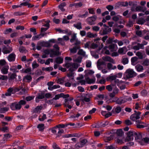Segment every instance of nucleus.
<instances>
[{
    "label": "nucleus",
    "mask_w": 149,
    "mask_h": 149,
    "mask_svg": "<svg viewBox=\"0 0 149 149\" xmlns=\"http://www.w3.org/2000/svg\"><path fill=\"white\" fill-rule=\"evenodd\" d=\"M24 80L26 82H29L32 80V77L30 75H27L24 77Z\"/></svg>",
    "instance_id": "35"
},
{
    "label": "nucleus",
    "mask_w": 149,
    "mask_h": 149,
    "mask_svg": "<svg viewBox=\"0 0 149 149\" xmlns=\"http://www.w3.org/2000/svg\"><path fill=\"white\" fill-rule=\"evenodd\" d=\"M91 66V62L89 60L87 61L86 62V66L88 68H90Z\"/></svg>",
    "instance_id": "64"
},
{
    "label": "nucleus",
    "mask_w": 149,
    "mask_h": 149,
    "mask_svg": "<svg viewBox=\"0 0 149 149\" xmlns=\"http://www.w3.org/2000/svg\"><path fill=\"white\" fill-rule=\"evenodd\" d=\"M136 75V73L133 69H129L126 70L124 75L126 79H129L133 77Z\"/></svg>",
    "instance_id": "5"
},
{
    "label": "nucleus",
    "mask_w": 149,
    "mask_h": 149,
    "mask_svg": "<svg viewBox=\"0 0 149 149\" xmlns=\"http://www.w3.org/2000/svg\"><path fill=\"white\" fill-rule=\"evenodd\" d=\"M129 5L130 6L131 10L132 11H140L141 10L140 6H137V3L136 2L130 1L129 2Z\"/></svg>",
    "instance_id": "4"
},
{
    "label": "nucleus",
    "mask_w": 149,
    "mask_h": 149,
    "mask_svg": "<svg viewBox=\"0 0 149 149\" xmlns=\"http://www.w3.org/2000/svg\"><path fill=\"white\" fill-rule=\"evenodd\" d=\"M42 108V107L41 106H37L34 109V111L35 113L40 112Z\"/></svg>",
    "instance_id": "42"
},
{
    "label": "nucleus",
    "mask_w": 149,
    "mask_h": 149,
    "mask_svg": "<svg viewBox=\"0 0 149 149\" xmlns=\"http://www.w3.org/2000/svg\"><path fill=\"white\" fill-rule=\"evenodd\" d=\"M0 130L4 132H8V128L6 127H0Z\"/></svg>",
    "instance_id": "53"
},
{
    "label": "nucleus",
    "mask_w": 149,
    "mask_h": 149,
    "mask_svg": "<svg viewBox=\"0 0 149 149\" xmlns=\"http://www.w3.org/2000/svg\"><path fill=\"white\" fill-rule=\"evenodd\" d=\"M13 91V89L12 88H9L8 90V92L5 93V95L6 96H10Z\"/></svg>",
    "instance_id": "46"
},
{
    "label": "nucleus",
    "mask_w": 149,
    "mask_h": 149,
    "mask_svg": "<svg viewBox=\"0 0 149 149\" xmlns=\"http://www.w3.org/2000/svg\"><path fill=\"white\" fill-rule=\"evenodd\" d=\"M136 55L140 59H142L143 58V53L139 51H138L136 52Z\"/></svg>",
    "instance_id": "37"
},
{
    "label": "nucleus",
    "mask_w": 149,
    "mask_h": 149,
    "mask_svg": "<svg viewBox=\"0 0 149 149\" xmlns=\"http://www.w3.org/2000/svg\"><path fill=\"white\" fill-rule=\"evenodd\" d=\"M141 113L140 112H136L130 116V119L132 121L136 122V121L138 120V119L140 118Z\"/></svg>",
    "instance_id": "9"
},
{
    "label": "nucleus",
    "mask_w": 149,
    "mask_h": 149,
    "mask_svg": "<svg viewBox=\"0 0 149 149\" xmlns=\"http://www.w3.org/2000/svg\"><path fill=\"white\" fill-rule=\"evenodd\" d=\"M53 69L52 67H48L47 68H42V70L43 71H52Z\"/></svg>",
    "instance_id": "49"
},
{
    "label": "nucleus",
    "mask_w": 149,
    "mask_h": 149,
    "mask_svg": "<svg viewBox=\"0 0 149 149\" xmlns=\"http://www.w3.org/2000/svg\"><path fill=\"white\" fill-rule=\"evenodd\" d=\"M82 60L81 58L80 57H78L77 59L74 58L73 61L74 62H77L78 63H80L81 62Z\"/></svg>",
    "instance_id": "60"
},
{
    "label": "nucleus",
    "mask_w": 149,
    "mask_h": 149,
    "mask_svg": "<svg viewBox=\"0 0 149 149\" xmlns=\"http://www.w3.org/2000/svg\"><path fill=\"white\" fill-rule=\"evenodd\" d=\"M116 45L115 44H111L109 46V48L110 50V52H113L116 50Z\"/></svg>",
    "instance_id": "26"
},
{
    "label": "nucleus",
    "mask_w": 149,
    "mask_h": 149,
    "mask_svg": "<svg viewBox=\"0 0 149 149\" xmlns=\"http://www.w3.org/2000/svg\"><path fill=\"white\" fill-rule=\"evenodd\" d=\"M15 55L14 53H11L7 57L8 60L10 62L15 61Z\"/></svg>",
    "instance_id": "22"
},
{
    "label": "nucleus",
    "mask_w": 149,
    "mask_h": 149,
    "mask_svg": "<svg viewBox=\"0 0 149 149\" xmlns=\"http://www.w3.org/2000/svg\"><path fill=\"white\" fill-rule=\"evenodd\" d=\"M114 133H116L118 136H121L123 135V131L121 129H119L117 130H114Z\"/></svg>",
    "instance_id": "33"
},
{
    "label": "nucleus",
    "mask_w": 149,
    "mask_h": 149,
    "mask_svg": "<svg viewBox=\"0 0 149 149\" xmlns=\"http://www.w3.org/2000/svg\"><path fill=\"white\" fill-rule=\"evenodd\" d=\"M44 98V93H41L38 94V96L36 98V101L37 102H39V99H42Z\"/></svg>",
    "instance_id": "20"
},
{
    "label": "nucleus",
    "mask_w": 149,
    "mask_h": 149,
    "mask_svg": "<svg viewBox=\"0 0 149 149\" xmlns=\"http://www.w3.org/2000/svg\"><path fill=\"white\" fill-rule=\"evenodd\" d=\"M135 69L138 72H142L143 70V67L139 64H138L135 66Z\"/></svg>",
    "instance_id": "25"
},
{
    "label": "nucleus",
    "mask_w": 149,
    "mask_h": 149,
    "mask_svg": "<svg viewBox=\"0 0 149 149\" xmlns=\"http://www.w3.org/2000/svg\"><path fill=\"white\" fill-rule=\"evenodd\" d=\"M115 84L117 85L119 87L122 84H124L125 82L122 80L119 81L118 79H117L115 80Z\"/></svg>",
    "instance_id": "32"
},
{
    "label": "nucleus",
    "mask_w": 149,
    "mask_h": 149,
    "mask_svg": "<svg viewBox=\"0 0 149 149\" xmlns=\"http://www.w3.org/2000/svg\"><path fill=\"white\" fill-rule=\"evenodd\" d=\"M87 142V141L85 139L81 140L80 142L75 145V147L77 148L83 147Z\"/></svg>",
    "instance_id": "12"
},
{
    "label": "nucleus",
    "mask_w": 149,
    "mask_h": 149,
    "mask_svg": "<svg viewBox=\"0 0 149 149\" xmlns=\"http://www.w3.org/2000/svg\"><path fill=\"white\" fill-rule=\"evenodd\" d=\"M85 73L87 74H92L94 73V71L91 70H86L85 71Z\"/></svg>",
    "instance_id": "56"
},
{
    "label": "nucleus",
    "mask_w": 149,
    "mask_h": 149,
    "mask_svg": "<svg viewBox=\"0 0 149 149\" xmlns=\"http://www.w3.org/2000/svg\"><path fill=\"white\" fill-rule=\"evenodd\" d=\"M137 127L139 128H143L148 126L147 124L141 120H137L136 122Z\"/></svg>",
    "instance_id": "10"
},
{
    "label": "nucleus",
    "mask_w": 149,
    "mask_h": 149,
    "mask_svg": "<svg viewBox=\"0 0 149 149\" xmlns=\"http://www.w3.org/2000/svg\"><path fill=\"white\" fill-rule=\"evenodd\" d=\"M9 80H13L16 78V75L15 74H9Z\"/></svg>",
    "instance_id": "57"
},
{
    "label": "nucleus",
    "mask_w": 149,
    "mask_h": 149,
    "mask_svg": "<svg viewBox=\"0 0 149 149\" xmlns=\"http://www.w3.org/2000/svg\"><path fill=\"white\" fill-rule=\"evenodd\" d=\"M58 40L59 42H58V43H59L62 45H64V40L63 38H58Z\"/></svg>",
    "instance_id": "54"
},
{
    "label": "nucleus",
    "mask_w": 149,
    "mask_h": 149,
    "mask_svg": "<svg viewBox=\"0 0 149 149\" xmlns=\"http://www.w3.org/2000/svg\"><path fill=\"white\" fill-rule=\"evenodd\" d=\"M112 92L109 94V95L111 97H114L115 96L118 94V89L116 87L115 85L114 86L112 89Z\"/></svg>",
    "instance_id": "15"
},
{
    "label": "nucleus",
    "mask_w": 149,
    "mask_h": 149,
    "mask_svg": "<svg viewBox=\"0 0 149 149\" xmlns=\"http://www.w3.org/2000/svg\"><path fill=\"white\" fill-rule=\"evenodd\" d=\"M61 33L66 34L68 35H70L71 34V32L70 30H69L68 29H66L64 30H62Z\"/></svg>",
    "instance_id": "44"
},
{
    "label": "nucleus",
    "mask_w": 149,
    "mask_h": 149,
    "mask_svg": "<svg viewBox=\"0 0 149 149\" xmlns=\"http://www.w3.org/2000/svg\"><path fill=\"white\" fill-rule=\"evenodd\" d=\"M107 67L109 70H112L116 69L117 68L116 66L113 65L110 63H108L107 64Z\"/></svg>",
    "instance_id": "27"
},
{
    "label": "nucleus",
    "mask_w": 149,
    "mask_h": 149,
    "mask_svg": "<svg viewBox=\"0 0 149 149\" xmlns=\"http://www.w3.org/2000/svg\"><path fill=\"white\" fill-rule=\"evenodd\" d=\"M116 78V76L115 75H112V74H111L106 78V80L107 81H110L111 82L114 81V83H115V80L117 79Z\"/></svg>",
    "instance_id": "16"
},
{
    "label": "nucleus",
    "mask_w": 149,
    "mask_h": 149,
    "mask_svg": "<svg viewBox=\"0 0 149 149\" xmlns=\"http://www.w3.org/2000/svg\"><path fill=\"white\" fill-rule=\"evenodd\" d=\"M78 54L86 57H87V56L86 55L85 52L81 49H80L79 50L78 52Z\"/></svg>",
    "instance_id": "47"
},
{
    "label": "nucleus",
    "mask_w": 149,
    "mask_h": 149,
    "mask_svg": "<svg viewBox=\"0 0 149 149\" xmlns=\"http://www.w3.org/2000/svg\"><path fill=\"white\" fill-rule=\"evenodd\" d=\"M142 65L144 66H148L149 65V60L147 58L145 59L143 61Z\"/></svg>",
    "instance_id": "36"
},
{
    "label": "nucleus",
    "mask_w": 149,
    "mask_h": 149,
    "mask_svg": "<svg viewBox=\"0 0 149 149\" xmlns=\"http://www.w3.org/2000/svg\"><path fill=\"white\" fill-rule=\"evenodd\" d=\"M95 81V78L92 79H90L89 78H85V80H81L79 82V84L80 83L81 85H85L86 81L88 84L94 83Z\"/></svg>",
    "instance_id": "7"
},
{
    "label": "nucleus",
    "mask_w": 149,
    "mask_h": 149,
    "mask_svg": "<svg viewBox=\"0 0 149 149\" xmlns=\"http://www.w3.org/2000/svg\"><path fill=\"white\" fill-rule=\"evenodd\" d=\"M111 31V28H102L100 32V34L101 35H104L108 34Z\"/></svg>",
    "instance_id": "13"
},
{
    "label": "nucleus",
    "mask_w": 149,
    "mask_h": 149,
    "mask_svg": "<svg viewBox=\"0 0 149 149\" xmlns=\"http://www.w3.org/2000/svg\"><path fill=\"white\" fill-rule=\"evenodd\" d=\"M107 47L105 46L103 48L102 50V53H105L107 54H110V53L109 51L107 49Z\"/></svg>",
    "instance_id": "40"
},
{
    "label": "nucleus",
    "mask_w": 149,
    "mask_h": 149,
    "mask_svg": "<svg viewBox=\"0 0 149 149\" xmlns=\"http://www.w3.org/2000/svg\"><path fill=\"white\" fill-rule=\"evenodd\" d=\"M103 62L100 60L98 61L97 66L98 70H100L102 69V68L101 67V65L103 64Z\"/></svg>",
    "instance_id": "41"
},
{
    "label": "nucleus",
    "mask_w": 149,
    "mask_h": 149,
    "mask_svg": "<svg viewBox=\"0 0 149 149\" xmlns=\"http://www.w3.org/2000/svg\"><path fill=\"white\" fill-rule=\"evenodd\" d=\"M127 49L126 47H125L120 48L118 50V52L121 54H125L127 52Z\"/></svg>",
    "instance_id": "24"
},
{
    "label": "nucleus",
    "mask_w": 149,
    "mask_h": 149,
    "mask_svg": "<svg viewBox=\"0 0 149 149\" xmlns=\"http://www.w3.org/2000/svg\"><path fill=\"white\" fill-rule=\"evenodd\" d=\"M138 58L134 56L132 57L131 59V63L132 65H134L138 63Z\"/></svg>",
    "instance_id": "23"
},
{
    "label": "nucleus",
    "mask_w": 149,
    "mask_h": 149,
    "mask_svg": "<svg viewBox=\"0 0 149 149\" xmlns=\"http://www.w3.org/2000/svg\"><path fill=\"white\" fill-rule=\"evenodd\" d=\"M67 77L71 81H73L74 80V77L73 74L72 72H70L68 74Z\"/></svg>",
    "instance_id": "38"
},
{
    "label": "nucleus",
    "mask_w": 149,
    "mask_h": 149,
    "mask_svg": "<svg viewBox=\"0 0 149 149\" xmlns=\"http://www.w3.org/2000/svg\"><path fill=\"white\" fill-rule=\"evenodd\" d=\"M120 16L119 15H116L113 17L112 18V19L115 21H117L120 18Z\"/></svg>",
    "instance_id": "59"
},
{
    "label": "nucleus",
    "mask_w": 149,
    "mask_h": 149,
    "mask_svg": "<svg viewBox=\"0 0 149 149\" xmlns=\"http://www.w3.org/2000/svg\"><path fill=\"white\" fill-rule=\"evenodd\" d=\"M97 18V17L94 15L86 19V21L88 24L91 25H92L95 24V22Z\"/></svg>",
    "instance_id": "8"
},
{
    "label": "nucleus",
    "mask_w": 149,
    "mask_h": 149,
    "mask_svg": "<svg viewBox=\"0 0 149 149\" xmlns=\"http://www.w3.org/2000/svg\"><path fill=\"white\" fill-rule=\"evenodd\" d=\"M102 58L105 61L109 62L113 64L115 63L114 60L109 56H103Z\"/></svg>",
    "instance_id": "17"
},
{
    "label": "nucleus",
    "mask_w": 149,
    "mask_h": 149,
    "mask_svg": "<svg viewBox=\"0 0 149 149\" xmlns=\"http://www.w3.org/2000/svg\"><path fill=\"white\" fill-rule=\"evenodd\" d=\"M42 38L41 35H38L34 36H33L32 38L33 40H38Z\"/></svg>",
    "instance_id": "52"
},
{
    "label": "nucleus",
    "mask_w": 149,
    "mask_h": 149,
    "mask_svg": "<svg viewBox=\"0 0 149 149\" xmlns=\"http://www.w3.org/2000/svg\"><path fill=\"white\" fill-rule=\"evenodd\" d=\"M77 39L76 35L74 34L72 36V38L70 40V42H73L74 41H76Z\"/></svg>",
    "instance_id": "58"
},
{
    "label": "nucleus",
    "mask_w": 149,
    "mask_h": 149,
    "mask_svg": "<svg viewBox=\"0 0 149 149\" xmlns=\"http://www.w3.org/2000/svg\"><path fill=\"white\" fill-rule=\"evenodd\" d=\"M63 58L60 57L57 58L56 59V62L58 64H61L63 62Z\"/></svg>",
    "instance_id": "43"
},
{
    "label": "nucleus",
    "mask_w": 149,
    "mask_h": 149,
    "mask_svg": "<svg viewBox=\"0 0 149 149\" xmlns=\"http://www.w3.org/2000/svg\"><path fill=\"white\" fill-rule=\"evenodd\" d=\"M44 54L42 56L43 58H45L47 57V56L50 55L51 57H52L55 55H58L59 53L58 51H54V49H47L44 50L43 51Z\"/></svg>",
    "instance_id": "1"
},
{
    "label": "nucleus",
    "mask_w": 149,
    "mask_h": 149,
    "mask_svg": "<svg viewBox=\"0 0 149 149\" xmlns=\"http://www.w3.org/2000/svg\"><path fill=\"white\" fill-rule=\"evenodd\" d=\"M6 102H4L0 104V112L1 113H3L8 111V108L6 107H3V105H5Z\"/></svg>",
    "instance_id": "14"
},
{
    "label": "nucleus",
    "mask_w": 149,
    "mask_h": 149,
    "mask_svg": "<svg viewBox=\"0 0 149 149\" xmlns=\"http://www.w3.org/2000/svg\"><path fill=\"white\" fill-rule=\"evenodd\" d=\"M114 86L113 84L107 85L106 86V89L109 91H112Z\"/></svg>",
    "instance_id": "39"
},
{
    "label": "nucleus",
    "mask_w": 149,
    "mask_h": 149,
    "mask_svg": "<svg viewBox=\"0 0 149 149\" xmlns=\"http://www.w3.org/2000/svg\"><path fill=\"white\" fill-rule=\"evenodd\" d=\"M63 95L64 94L63 93H61L59 94L56 95L55 97L53 98V99L55 100H58L59 99V98L63 97Z\"/></svg>",
    "instance_id": "50"
},
{
    "label": "nucleus",
    "mask_w": 149,
    "mask_h": 149,
    "mask_svg": "<svg viewBox=\"0 0 149 149\" xmlns=\"http://www.w3.org/2000/svg\"><path fill=\"white\" fill-rule=\"evenodd\" d=\"M12 50V48L10 46H4L2 48V52L4 54H7L10 53Z\"/></svg>",
    "instance_id": "11"
},
{
    "label": "nucleus",
    "mask_w": 149,
    "mask_h": 149,
    "mask_svg": "<svg viewBox=\"0 0 149 149\" xmlns=\"http://www.w3.org/2000/svg\"><path fill=\"white\" fill-rule=\"evenodd\" d=\"M126 140H125L124 138H118L117 140V143L119 144H122L123 143H125L126 141Z\"/></svg>",
    "instance_id": "34"
},
{
    "label": "nucleus",
    "mask_w": 149,
    "mask_h": 149,
    "mask_svg": "<svg viewBox=\"0 0 149 149\" xmlns=\"http://www.w3.org/2000/svg\"><path fill=\"white\" fill-rule=\"evenodd\" d=\"M73 26L78 29L80 30L82 29L81 24L80 22L74 24Z\"/></svg>",
    "instance_id": "31"
},
{
    "label": "nucleus",
    "mask_w": 149,
    "mask_h": 149,
    "mask_svg": "<svg viewBox=\"0 0 149 149\" xmlns=\"http://www.w3.org/2000/svg\"><path fill=\"white\" fill-rule=\"evenodd\" d=\"M144 46L143 44L138 43L137 45L134 46L133 47V49L135 50H138L140 49H143Z\"/></svg>",
    "instance_id": "19"
},
{
    "label": "nucleus",
    "mask_w": 149,
    "mask_h": 149,
    "mask_svg": "<svg viewBox=\"0 0 149 149\" xmlns=\"http://www.w3.org/2000/svg\"><path fill=\"white\" fill-rule=\"evenodd\" d=\"M136 132L133 130H130L127 133V136L125 140L127 141H132L134 137V134H136Z\"/></svg>",
    "instance_id": "6"
},
{
    "label": "nucleus",
    "mask_w": 149,
    "mask_h": 149,
    "mask_svg": "<svg viewBox=\"0 0 149 149\" xmlns=\"http://www.w3.org/2000/svg\"><path fill=\"white\" fill-rule=\"evenodd\" d=\"M121 107L119 106H117L115 109L113 108L112 112H115L116 113H118L121 111Z\"/></svg>",
    "instance_id": "30"
},
{
    "label": "nucleus",
    "mask_w": 149,
    "mask_h": 149,
    "mask_svg": "<svg viewBox=\"0 0 149 149\" xmlns=\"http://www.w3.org/2000/svg\"><path fill=\"white\" fill-rule=\"evenodd\" d=\"M26 103V101L24 100H21L19 102H15L11 104V108L13 110H19L21 107V105L25 104Z\"/></svg>",
    "instance_id": "3"
},
{
    "label": "nucleus",
    "mask_w": 149,
    "mask_h": 149,
    "mask_svg": "<svg viewBox=\"0 0 149 149\" xmlns=\"http://www.w3.org/2000/svg\"><path fill=\"white\" fill-rule=\"evenodd\" d=\"M97 82L98 83L103 84H104L106 82V80L104 79H102L101 80L97 79Z\"/></svg>",
    "instance_id": "61"
},
{
    "label": "nucleus",
    "mask_w": 149,
    "mask_h": 149,
    "mask_svg": "<svg viewBox=\"0 0 149 149\" xmlns=\"http://www.w3.org/2000/svg\"><path fill=\"white\" fill-rule=\"evenodd\" d=\"M97 36V35L96 33L93 34L90 32H88L86 35V36L90 38H95Z\"/></svg>",
    "instance_id": "28"
},
{
    "label": "nucleus",
    "mask_w": 149,
    "mask_h": 149,
    "mask_svg": "<svg viewBox=\"0 0 149 149\" xmlns=\"http://www.w3.org/2000/svg\"><path fill=\"white\" fill-rule=\"evenodd\" d=\"M64 78H59L57 79L56 81V83L60 84H62L64 83Z\"/></svg>",
    "instance_id": "48"
},
{
    "label": "nucleus",
    "mask_w": 149,
    "mask_h": 149,
    "mask_svg": "<svg viewBox=\"0 0 149 149\" xmlns=\"http://www.w3.org/2000/svg\"><path fill=\"white\" fill-rule=\"evenodd\" d=\"M8 65L5 60L4 59L0 60V68L5 67V66Z\"/></svg>",
    "instance_id": "29"
},
{
    "label": "nucleus",
    "mask_w": 149,
    "mask_h": 149,
    "mask_svg": "<svg viewBox=\"0 0 149 149\" xmlns=\"http://www.w3.org/2000/svg\"><path fill=\"white\" fill-rule=\"evenodd\" d=\"M141 95L143 96H146L147 94V92L146 90H142L141 93Z\"/></svg>",
    "instance_id": "62"
},
{
    "label": "nucleus",
    "mask_w": 149,
    "mask_h": 149,
    "mask_svg": "<svg viewBox=\"0 0 149 149\" xmlns=\"http://www.w3.org/2000/svg\"><path fill=\"white\" fill-rule=\"evenodd\" d=\"M80 65L77 63H72L68 61H66L63 65L67 68H69L71 71H73L76 69Z\"/></svg>",
    "instance_id": "2"
},
{
    "label": "nucleus",
    "mask_w": 149,
    "mask_h": 149,
    "mask_svg": "<svg viewBox=\"0 0 149 149\" xmlns=\"http://www.w3.org/2000/svg\"><path fill=\"white\" fill-rule=\"evenodd\" d=\"M9 69L8 65L5 66V67H2L1 71V72L3 74H7L8 73V70Z\"/></svg>",
    "instance_id": "21"
},
{
    "label": "nucleus",
    "mask_w": 149,
    "mask_h": 149,
    "mask_svg": "<svg viewBox=\"0 0 149 149\" xmlns=\"http://www.w3.org/2000/svg\"><path fill=\"white\" fill-rule=\"evenodd\" d=\"M122 63L124 65H125L128 63V59L127 58H124L122 60Z\"/></svg>",
    "instance_id": "63"
},
{
    "label": "nucleus",
    "mask_w": 149,
    "mask_h": 149,
    "mask_svg": "<svg viewBox=\"0 0 149 149\" xmlns=\"http://www.w3.org/2000/svg\"><path fill=\"white\" fill-rule=\"evenodd\" d=\"M96 43L93 42L91 44V47L92 48L94 49L97 47L99 45L98 43L97 42H95Z\"/></svg>",
    "instance_id": "55"
},
{
    "label": "nucleus",
    "mask_w": 149,
    "mask_h": 149,
    "mask_svg": "<svg viewBox=\"0 0 149 149\" xmlns=\"http://www.w3.org/2000/svg\"><path fill=\"white\" fill-rule=\"evenodd\" d=\"M40 131H43L44 129V125L43 124H39L37 127Z\"/></svg>",
    "instance_id": "51"
},
{
    "label": "nucleus",
    "mask_w": 149,
    "mask_h": 149,
    "mask_svg": "<svg viewBox=\"0 0 149 149\" xmlns=\"http://www.w3.org/2000/svg\"><path fill=\"white\" fill-rule=\"evenodd\" d=\"M137 23L139 24H143L145 22V20L143 18H138L137 20Z\"/></svg>",
    "instance_id": "45"
},
{
    "label": "nucleus",
    "mask_w": 149,
    "mask_h": 149,
    "mask_svg": "<svg viewBox=\"0 0 149 149\" xmlns=\"http://www.w3.org/2000/svg\"><path fill=\"white\" fill-rule=\"evenodd\" d=\"M136 134H134V138L135 140H136L138 141H139V140H141L142 138L141 134L140 132H136Z\"/></svg>",
    "instance_id": "18"
}]
</instances>
